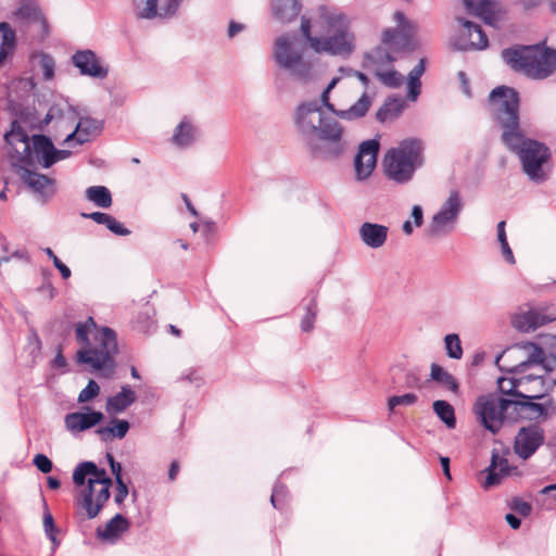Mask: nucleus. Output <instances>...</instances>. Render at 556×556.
<instances>
[{"label": "nucleus", "instance_id": "nucleus-1", "mask_svg": "<svg viewBox=\"0 0 556 556\" xmlns=\"http://www.w3.org/2000/svg\"><path fill=\"white\" fill-rule=\"evenodd\" d=\"M489 104L502 128L504 143L518 154L525 174L534 182L544 181L548 176L549 151L520 132L517 91L506 86L496 87L490 93Z\"/></svg>", "mask_w": 556, "mask_h": 556}, {"label": "nucleus", "instance_id": "nucleus-2", "mask_svg": "<svg viewBox=\"0 0 556 556\" xmlns=\"http://www.w3.org/2000/svg\"><path fill=\"white\" fill-rule=\"evenodd\" d=\"M301 34L315 54L348 59L357 47L352 18L334 7L319 5L302 17Z\"/></svg>", "mask_w": 556, "mask_h": 556}, {"label": "nucleus", "instance_id": "nucleus-3", "mask_svg": "<svg viewBox=\"0 0 556 556\" xmlns=\"http://www.w3.org/2000/svg\"><path fill=\"white\" fill-rule=\"evenodd\" d=\"M75 337L81 345L76 353L77 363L88 365L101 377H112L115 367L113 355L117 353L115 332L109 327H99L92 317H88L76 324Z\"/></svg>", "mask_w": 556, "mask_h": 556}, {"label": "nucleus", "instance_id": "nucleus-4", "mask_svg": "<svg viewBox=\"0 0 556 556\" xmlns=\"http://www.w3.org/2000/svg\"><path fill=\"white\" fill-rule=\"evenodd\" d=\"M75 504L89 519L96 518L110 498L112 480L93 462H83L73 470Z\"/></svg>", "mask_w": 556, "mask_h": 556}, {"label": "nucleus", "instance_id": "nucleus-5", "mask_svg": "<svg viewBox=\"0 0 556 556\" xmlns=\"http://www.w3.org/2000/svg\"><path fill=\"white\" fill-rule=\"evenodd\" d=\"M323 103L307 102L296 108L294 121L299 131L309 138L319 139L323 149L329 153H339L343 147V131L333 118L326 117Z\"/></svg>", "mask_w": 556, "mask_h": 556}, {"label": "nucleus", "instance_id": "nucleus-6", "mask_svg": "<svg viewBox=\"0 0 556 556\" xmlns=\"http://www.w3.org/2000/svg\"><path fill=\"white\" fill-rule=\"evenodd\" d=\"M502 56L514 70L533 79H544L556 70V51L539 45L506 49Z\"/></svg>", "mask_w": 556, "mask_h": 556}, {"label": "nucleus", "instance_id": "nucleus-7", "mask_svg": "<svg viewBox=\"0 0 556 556\" xmlns=\"http://www.w3.org/2000/svg\"><path fill=\"white\" fill-rule=\"evenodd\" d=\"M422 152L420 141L416 139L403 140L386 153L382 161L384 175L400 185L409 182L415 172L424 164Z\"/></svg>", "mask_w": 556, "mask_h": 556}, {"label": "nucleus", "instance_id": "nucleus-8", "mask_svg": "<svg viewBox=\"0 0 556 556\" xmlns=\"http://www.w3.org/2000/svg\"><path fill=\"white\" fill-rule=\"evenodd\" d=\"M352 77H356L364 86L368 85V78L365 74L349 67H340L323 90L319 98L328 112L343 121H356L364 117L372 103V99L367 92H364L358 100L348 109H340V102L336 99L334 101L330 100V92L339 85L340 88L348 87V79Z\"/></svg>", "mask_w": 556, "mask_h": 556}, {"label": "nucleus", "instance_id": "nucleus-9", "mask_svg": "<svg viewBox=\"0 0 556 556\" xmlns=\"http://www.w3.org/2000/svg\"><path fill=\"white\" fill-rule=\"evenodd\" d=\"M299 50L295 42L288 36L276 39L273 58L279 68L286 71L291 77L300 81H307L313 75L317 59L306 46Z\"/></svg>", "mask_w": 556, "mask_h": 556}, {"label": "nucleus", "instance_id": "nucleus-10", "mask_svg": "<svg viewBox=\"0 0 556 556\" xmlns=\"http://www.w3.org/2000/svg\"><path fill=\"white\" fill-rule=\"evenodd\" d=\"M513 402L507 399L488 394L481 395L473 404L477 420L490 432L496 433L502 428L506 410Z\"/></svg>", "mask_w": 556, "mask_h": 556}, {"label": "nucleus", "instance_id": "nucleus-11", "mask_svg": "<svg viewBox=\"0 0 556 556\" xmlns=\"http://www.w3.org/2000/svg\"><path fill=\"white\" fill-rule=\"evenodd\" d=\"M463 207V197L458 191L452 190L431 217L429 226L430 232L432 235H440L452 230L457 223Z\"/></svg>", "mask_w": 556, "mask_h": 556}, {"label": "nucleus", "instance_id": "nucleus-12", "mask_svg": "<svg viewBox=\"0 0 556 556\" xmlns=\"http://www.w3.org/2000/svg\"><path fill=\"white\" fill-rule=\"evenodd\" d=\"M516 357L520 361L514 366V372L523 374L527 371L548 372L545 350L533 342H522L515 346Z\"/></svg>", "mask_w": 556, "mask_h": 556}, {"label": "nucleus", "instance_id": "nucleus-13", "mask_svg": "<svg viewBox=\"0 0 556 556\" xmlns=\"http://www.w3.org/2000/svg\"><path fill=\"white\" fill-rule=\"evenodd\" d=\"M554 320H556V307L554 305L519 309L511 316L513 327L521 332L534 331L536 328Z\"/></svg>", "mask_w": 556, "mask_h": 556}, {"label": "nucleus", "instance_id": "nucleus-14", "mask_svg": "<svg viewBox=\"0 0 556 556\" xmlns=\"http://www.w3.org/2000/svg\"><path fill=\"white\" fill-rule=\"evenodd\" d=\"M518 381V397L526 400L543 399L552 390V382L547 378V372L527 371L519 374Z\"/></svg>", "mask_w": 556, "mask_h": 556}, {"label": "nucleus", "instance_id": "nucleus-15", "mask_svg": "<svg viewBox=\"0 0 556 556\" xmlns=\"http://www.w3.org/2000/svg\"><path fill=\"white\" fill-rule=\"evenodd\" d=\"M181 0H134V12L138 18L153 20L174 15Z\"/></svg>", "mask_w": 556, "mask_h": 556}, {"label": "nucleus", "instance_id": "nucleus-16", "mask_svg": "<svg viewBox=\"0 0 556 556\" xmlns=\"http://www.w3.org/2000/svg\"><path fill=\"white\" fill-rule=\"evenodd\" d=\"M14 17L21 25L31 27L40 37L49 33L47 18L34 1H23L14 12Z\"/></svg>", "mask_w": 556, "mask_h": 556}, {"label": "nucleus", "instance_id": "nucleus-17", "mask_svg": "<svg viewBox=\"0 0 556 556\" xmlns=\"http://www.w3.org/2000/svg\"><path fill=\"white\" fill-rule=\"evenodd\" d=\"M462 27L459 28L452 45L458 50H482L488 47V38L480 26L460 20Z\"/></svg>", "mask_w": 556, "mask_h": 556}, {"label": "nucleus", "instance_id": "nucleus-18", "mask_svg": "<svg viewBox=\"0 0 556 556\" xmlns=\"http://www.w3.org/2000/svg\"><path fill=\"white\" fill-rule=\"evenodd\" d=\"M379 151V141L376 139L367 140L359 146L354 160L355 177L357 180L367 179L377 165V154Z\"/></svg>", "mask_w": 556, "mask_h": 556}, {"label": "nucleus", "instance_id": "nucleus-19", "mask_svg": "<svg viewBox=\"0 0 556 556\" xmlns=\"http://www.w3.org/2000/svg\"><path fill=\"white\" fill-rule=\"evenodd\" d=\"M74 66L81 75L103 79L109 74V67L91 50H79L72 56Z\"/></svg>", "mask_w": 556, "mask_h": 556}, {"label": "nucleus", "instance_id": "nucleus-20", "mask_svg": "<svg viewBox=\"0 0 556 556\" xmlns=\"http://www.w3.org/2000/svg\"><path fill=\"white\" fill-rule=\"evenodd\" d=\"M103 419L102 412L84 407L81 410L67 414L64 418V426L70 433L78 434L101 424Z\"/></svg>", "mask_w": 556, "mask_h": 556}, {"label": "nucleus", "instance_id": "nucleus-21", "mask_svg": "<svg viewBox=\"0 0 556 556\" xmlns=\"http://www.w3.org/2000/svg\"><path fill=\"white\" fill-rule=\"evenodd\" d=\"M543 430L536 426L526 427L519 430L515 438V453L522 459L529 458L543 444Z\"/></svg>", "mask_w": 556, "mask_h": 556}, {"label": "nucleus", "instance_id": "nucleus-22", "mask_svg": "<svg viewBox=\"0 0 556 556\" xmlns=\"http://www.w3.org/2000/svg\"><path fill=\"white\" fill-rule=\"evenodd\" d=\"M467 11L480 17L485 24L497 26L506 17V11L488 0H463Z\"/></svg>", "mask_w": 556, "mask_h": 556}, {"label": "nucleus", "instance_id": "nucleus-23", "mask_svg": "<svg viewBox=\"0 0 556 556\" xmlns=\"http://www.w3.org/2000/svg\"><path fill=\"white\" fill-rule=\"evenodd\" d=\"M102 130V123L90 117H80L77 112L75 128L65 135L64 143L68 147L81 146L91 138L98 136Z\"/></svg>", "mask_w": 556, "mask_h": 556}, {"label": "nucleus", "instance_id": "nucleus-24", "mask_svg": "<svg viewBox=\"0 0 556 556\" xmlns=\"http://www.w3.org/2000/svg\"><path fill=\"white\" fill-rule=\"evenodd\" d=\"M34 153L38 162L46 168L54 163L65 160L70 155L67 150L55 149L51 140L42 135H35L31 138Z\"/></svg>", "mask_w": 556, "mask_h": 556}, {"label": "nucleus", "instance_id": "nucleus-25", "mask_svg": "<svg viewBox=\"0 0 556 556\" xmlns=\"http://www.w3.org/2000/svg\"><path fill=\"white\" fill-rule=\"evenodd\" d=\"M53 122V129L58 134L71 132L77 122V110L68 104L53 105L45 117V123Z\"/></svg>", "mask_w": 556, "mask_h": 556}, {"label": "nucleus", "instance_id": "nucleus-26", "mask_svg": "<svg viewBox=\"0 0 556 556\" xmlns=\"http://www.w3.org/2000/svg\"><path fill=\"white\" fill-rule=\"evenodd\" d=\"M486 471L488 476L482 484L485 489L498 484L504 477L517 473V469L508 465L507 458L497 453L492 454V462Z\"/></svg>", "mask_w": 556, "mask_h": 556}, {"label": "nucleus", "instance_id": "nucleus-27", "mask_svg": "<svg viewBox=\"0 0 556 556\" xmlns=\"http://www.w3.org/2000/svg\"><path fill=\"white\" fill-rule=\"evenodd\" d=\"M388 233L387 226L369 222L362 224L358 229L362 242L370 249L381 248L387 241Z\"/></svg>", "mask_w": 556, "mask_h": 556}, {"label": "nucleus", "instance_id": "nucleus-28", "mask_svg": "<svg viewBox=\"0 0 556 556\" xmlns=\"http://www.w3.org/2000/svg\"><path fill=\"white\" fill-rule=\"evenodd\" d=\"M128 520L124 516L117 514L104 526V528H99L97 530V535L104 542L113 543L117 541L123 533L128 530Z\"/></svg>", "mask_w": 556, "mask_h": 556}, {"label": "nucleus", "instance_id": "nucleus-29", "mask_svg": "<svg viewBox=\"0 0 556 556\" xmlns=\"http://www.w3.org/2000/svg\"><path fill=\"white\" fill-rule=\"evenodd\" d=\"M16 48V35L12 27L5 23H0V66L11 58Z\"/></svg>", "mask_w": 556, "mask_h": 556}, {"label": "nucleus", "instance_id": "nucleus-30", "mask_svg": "<svg viewBox=\"0 0 556 556\" xmlns=\"http://www.w3.org/2000/svg\"><path fill=\"white\" fill-rule=\"evenodd\" d=\"M135 400V392L129 387H123L119 393L106 400L105 409L109 414H118L129 407Z\"/></svg>", "mask_w": 556, "mask_h": 556}, {"label": "nucleus", "instance_id": "nucleus-31", "mask_svg": "<svg viewBox=\"0 0 556 556\" xmlns=\"http://www.w3.org/2000/svg\"><path fill=\"white\" fill-rule=\"evenodd\" d=\"M273 12L279 23L286 24L298 16L300 5L298 0H273Z\"/></svg>", "mask_w": 556, "mask_h": 556}, {"label": "nucleus", "instance_id": "nucleus-32", "mask_svg": "<svg viewBox=\"0 0 556 556\" xmlns=\"http://www.w3.org/2000/svg\"><path fill=\"white\" fill-rule=\"evenodd\" d=\"M24 181L30 189L41 195L50 197L55 192L54 181L42 174L27 172Z\"/></svg>", "mask_w": 556, "mask_h": 556}, {"label": "nucleus", "instance_id": "nucleus-33", "mask_svg": "<svg viewBox=\"0 0 556 556\" xmlns=\"http://www.w3.org/2000/svg\"><path fill=\"white\" fill-rule=\"evenodd\" d=\"M394 21L397 23V27L395 29H386L382 33L381 39L384 49L392 52L396 51L397 40L406 30L405 17L401 12L394 14Z\"/></svg>", "mask_w": 556, "mask_h": 556}, {"label": "nucleus", "instance_id": "nucleus-34", "mask_svg": "<svg viewBox=\"0 0 556 556\" xmlns=\"http://www.w3.org/2000/svg\"><path fill=\"white\" fill-rule=\"evenodd\" d=\"M430 378L446 391H450L453 394L458 393L459 387L457 380L442 366L433 363L430 367Z\"/></svg>", "mask_w": 556, "mask_h": 556}, {"label": "nucleus", "instance_id": "nucleus-35", "mask_svg": "<svg viewBox=\"0 0 556 556\" xmlns=\"http://www.w3.org/2000/svg\"><path fill=\"white\" fill-rule=\"evenodd\" d=\"M425 72V61L421 59L418 64L409 72L407 78V98L415 102L421 91L420 77Z\"/></svg>", "mask_w": 556, "mask_h": 556}, {"label": "nucleus", "instance_id": "nucleus-36", "mask_svg": "<svg viewBox=\"0 0 556 556\" xmlns=\"http://www.w3.org/2000/svg\"><path fill=\"white\" fill-rule=\"evenodd\" d=\"M129 429V424L124 419H116L111 422L110 426L101 427L97 429V434L103 441L111 440L113 438L123 439Z\"/></svg>", "mask_w": 556, "mask_h": 556}, {"label": "nucleus", "instance_id": "nucleus-37", "mask_svg": "<svg viewBox=\"0 0 556 556\" xmlns=\"http://www.w3.org/2000/svg\"><path fill=\"white\" fill-rule=\"evenodd\" d=\"M85 217H88L100 225H105L109 230H111L115 235L127 236L129 235V230L123 226L119 222H117L114 217L106 213L102 212H93L91 214H84Z\"/></svg>", "mask_w": 556, "mask_h": 556}, {"label": "nucleus", "instance_id": "nucleus-38", "mask_svg": "<svg viewBox=\"0 0 556 556\" xmlns=\"http://www.w3.org/2000/svg\"><path fill=\"white\" fill-rule=\"evenodd\" d=\"M195 138V128L193 124L188 119L184 118L176 127L173 141L175 144L186 147L190 144Z\"/></svg>", "mask_w": 556, "mask_h": 556}, {"label": "nucleus", "instance_id": "nucleus-39", "mask_svg": "<svg viewBox=\"0 0 556 556\" xmlns=\"http://www.w3.org/2000/svg\"><path fill=\"white\" fill-rule=\"evenodd\" d=\"M405 104L400 99H389L378 110L376 116L381 123L395 119L403 112Z\"/></svg>", "mask_w": 556, "mask_h": 556}, {"label": "nucleus", "instance_id": "nucleus-40", "mask_svg": "<svg viewBox=\"0 0 556 556\" xmlns=\"http://www.w3.org/2000/svg\"><path fill=\"white\" fill-rule=\"evenodd\" d=\"M85 197L98 207L108 208L112 205V194L104 186L89 187L85 191Z\"/></svg>", "mask_w": 556, "mask_h": 556}, {"label": "nucleus", "instance_id": "nucleus-41", "mask_svg": "<svg viewBox=\"0 0 556 556\" xmlns=\"http://www.w3.org/2000/svg\"><path fill=\"white\" fill-rule=\"evenodd\" d=\"M433 412L440 418V420L448 429H454L456 426V417L454 407L444 400H438L433 402Z\"/></svg>", "mask_w": 556, "mask_h": 556}, {"label": "nucleus", "instance_id": "nucleus-42", "mask_svg": "<svg viewBox=\"0 0 556 556\" xmlns=\"http://www.w3.org/2000/svg\"><path fill=\"white\" fill-rule=\"evenodd\" d=\"M34 65L41 72L43 80H52L54 77V60L46 53H38L33 58Z\"/></svg>", "mask_w": 556, "mask_h": 556}, {"label": "nucleus", "instance_id": "nucleus-43", "mask_svg": "<svg viewBox=\"0 0 556 556\" xmlns=\"http://www.w3.org/2000/svg\"><path fill=\"white\" fill-rule=\"evenodd\" d=\"M513 370H514V367L508 369V372L511 376L500 377L497 379V387H498L500 392L503 394H513V395L518 396L519 374H516Z\"/></svg>", "mask_w": 556, "mask_h": 556}, {"label": "nucleus", "instance_id": "nucleus-44", "mask_svg": "<svg viewBox=\"0 0 556 556\" xmlns=\"http://www.w3.org/2000/svg\"><path fill=\"white\" fill-rule=\"evenodd\" d=\"M520 405L521 410L525 413L526 417L529 419H538L540 417H544L547 414V407L540 403L531 402L528 400L526 402L517 403Z\"/></svg>", "mask_w": 556, "mask_h": 556}, {"label": "nucleus", "instance_id": "nucleus-45", "mask_svg": "<svg viewBox=\"0 0 556 556\" xmlns=\"http://www.w3.org/2000/svg\"><path fill=\"white\" fill-rule=\"evenodd\" d=\"M444 345L448 357L454 359H460L463 356V349L460 339L457 334H446L444 338Z\"/></svg>", "mask_w": 556, "mask_h": 556}, {"label": "nucleus", "instance_id": "nucleus-46", "mask_svg": "<svg viewBox=\"0 0 556 556\" xmlns=\"http://www.w3.org/2000/svg\"><path fill=\"white\" fill-rule=\"evenodd\" d=\"M410 217H412L413 222L410 219H407L403 223V227H402L403 232L406 236H409L413 233L414 227L418 228L422 225V223H424L422 207L420 205H414L412 207Z\"/></svg>", "mask_w": 556, "mask_h": 556}, {"label": "nucleus", "instance_id": "nucleus-47", "mask_svg": "<svg viewBox=\"0 0 556 556\" xmlns=\"http://www.w3.org/2000/svg\"><path fill=\"white\" fill-rule=\"evenodd\" d=\"M43 530L46 535L52 542L54 548L59 546V541L56 538V528L54 526V519L52 514L49 511L47 505H45V513L42 519Z\"/></svg>", "mask_w": 556, "mask_h": 556}, {"label": "nucleus", "instance_id": "nucleus-48", "mask_svg": "<svg viewBox=\"0 0 556 556\" xmlns=\"http://www.w3.org/2000/svg\"><path fill=\"white\" fill-rule=\"evenodd\" d=\"M377 77L381 80V83L388 87H400L403 83V77L395 71H381L379 68L376 70Z\"/></svg>", "mask_w": 556, "mask_h": 556}, {"label": "nucleus", "instance_id": "nucleus-49", "mask_svg": "<svg viewBox=\"0 0 556 556\" xmlns=\"http://www.w3.org/2000/svg\"><path fill=\"white\" fill-rule=\"evenodd\" d=\"M418 397L415 393H405L402 395H393L388 400V408L393 412L397 406H412L417 402Z\"/></svg>", "mask_w": 556, "mask_h": 556}, {"label": "nucleus", "instance_id": "nucleus-50", "mask_svg": "<svg viewBox=\"0 0 556 556\" xmlns=\"http://www.w3.org/2000/svg\"><path fill=\"white\" fill-rule=\"evenodd\" d=\"M100 394V386L94 380H89L87 386L79 392L77 402L88 403Z\"/></svg>", "mask_w": 556, "mask_h": 556}, {"label": "nucleus", "instance_id": "nucleus-51", "mask_svg": "<svg viewBox=\"0 0 556 556\" xmlns=\"http://www.w3.org/2000/svg\"><path fill=\"white\" fill-rule=\"evenodd\" d=\"M540 346L545 350L546 362L556 363V336L544 337Z\"/></svg>", "mask_w": 556, "mask_h": 556}, {"label": "nucleus", "instance_id": "nucleus-52", "mask_svg": "<svg viewBox=\"0 0 556 556\" xmlns=\"http://www.w3.org/2000/svg\"><path fill=\"white\" fill-rule=\"evenodd\" d=\"M369 60L378 65H382L384 63H391L393 61V58L389 52H383L382 48H377L370 55Z\"/></svg>", "mask_w": 556, "mask_h": 556}, {"label": "nucleus", "instance_id": "nucleus-53", "mask_svg": "<svg viewBox=\"0 0 556 556\" xmlns=\"http://www.w3.org/2000/svg\"><path fill=\"white\" fill-rule=\"evenodd\" d=\"M34 464L43 473H48L52 470V462L43 454H37L34 457Z\"/></svg>", "mask_w": 556, "mask_h": 556}, {"label": "nucleus", "instance_id": "nucleus-54", "mask_svg": "<svg viewBox=\"0 0 556 556\" xmlns=\"http://www.w3.org/2000/svg\"><path fill=\"white\" fill-rule=\"evenodd\" d=\"M117 483V491H116V494L114 496V500L117 504H122L125 498L127 497L128 495V488L127 485L122 481H116Z\"/></svg>", "mask_w": 556, "mask_h": 556}, {"label": "nucleus", "instance_id": "nucleus-55", "mask_svg": "<svg viewBox=\"0 0 556 556\" xmlns=\"http://www.w3.org/2000/svg\"><path fill=\"white\" fill-rule=\"evenodd\" d=\"M108 459L110 463L111 471L114 475L115 481H122V465L115 462L114 457L111 454H108Z\"/></svg>", "mask_w": 556, "mask_h": 556}, {"label": "nucleus", "instance_id": "nucleus-56", "mask_svg": "<svg viewBox=\"0 0 556 556\" xmlns=\"http://www.w3.org/2000/svg\"><path fill=\"white\" fill-rule=\"evenodd\" d=\"M18 138V140L24 143V151L27 152L29 150V144L27 142V138L26 136L22 135V134H15L13 130L5 134V140L8 143L12 144L13 141Z\"/></svg>", "mask_w": 556, "mask_h": 556}, {"label": "nucleus", "instance_id": "nucleus-57", "mask_svg": "<svg viewBox=\"0 0 556 556\" xmlns=\"http://www.w3.org/2000/svg\"><path fill=\"white\" fill-rule=\"evenodd\" d=\"M500 244H501L502 254L505 257V260L509 264L514 265L516 263V261H515L514 253H513V251H511V249H510V247L508 244V241L502 242Z\"/></svg>", "mask_w": 556, "mask_h": 556}, {"label": "nucleus", "instance_id": "nucleus-58", "mask_svg": "<svg viewBox=\"0 0 556 556\" xmlns=\"http://www.w3.org/2000/svg\"><path fill=\"white\" fill-rule=\"evenodd\" d=\"M315 321V314L313 312H307L303 317L301 327L304 331H309L313 328Z\"/></svg>", "mask_w": 556, "mask_h": 556}, {"label": "nucleus", "instance_id": "nucleus-59", "mask_svg": "<svg viewBox=\"0 0 556 556\" xmlns=\"http://www.w3.org/2000/svg\"><path fill=\"white\" fill-rule=\"evenodd\" d=\"M53 265L60 271L61 276L64 279H68L71 277V275H72L71 269L64 263H62L60 260H55V263Z\"/></svg>", "mask_w": 556, "mask_h": 556}, {"label": "nucleus", "instance_id": "nucleus-60", "mask_svg": "<svg viewBox=\"0 0 556 556\" xmlns=\"http://www.w3.org/2000/svg\"><path fill=\"white\" fill-rule=\"evenodd\" d=\"M244 29V25L237 22H230L228 26V37L232 38L238 33L242 31Z\"/></svg>", "mask_w": 556, "mask_h": 556}, {"label": "nucleus", "instance_id": "nucleus-61", "mask_svg": "<svg viewBox=\"0 0 556 556\" xmlns=\"http://www.w3.org/2000/svg\"><path fill=\"white\" fill-rule=\"evenodd\" d=\"M497 240L500 243L507 241L504 220L497 224Z\"/></svg>", "mask_w": 556, "mask_h": 556}, {"label": "nucleus", "instance_id": "nucleus-62", "mask_svg": "<svg viewBox=\"0 0 556 556\" xmlns=\"http://www.w3.org/2000/svg\"><path fill=\"white\" fill-rule=\"evenodd\" d=\"M505 519L513 529H518L520 527V519L515 515L507 514Z\"/></svg>", "mask_w": 556, "mask_h": 556}, {"label": "nucleus", "instance_id": "nucleus-63", "mask_svg": "<svg viewBox=\"0 0 556 556\" xmlns=\"http://www.w3.org/2000/svg\"><path fill=\"white\" fill-rule=\"evenodd\" d=\"M53 366L55 368H64L66 366V359L62 355L61 351H59L58 354L55 355L53 359Z\"/></svg>", "mask_w": 556, "mask_h": 556}, {"label": "nucleus", "instance_id": "nucleus-64", "mask_svg": "<svg viewBox=\"0 0 556 556\" xmlns=\"http://www.w3.org/2000/svg\"><path fill=\"white\" fill-rule=\"evenodd\" d=\"M525 9H532L540 4L543 0H518Z\"/></svg>", "mask_w": 556, "mask_h": 556}]
</instances>
